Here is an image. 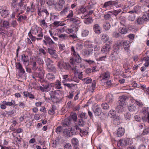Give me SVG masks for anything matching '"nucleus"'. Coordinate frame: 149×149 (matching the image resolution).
Masks as SVG:
<instances>
[{
	"instance_id": "obj_1",
	"label": "nucleus",
	"mask_w": 149,
	"mask_h": 149,
	"mask_svg": "<svg viewBox=\"0 0 149 149\" xmlns=\"http://www.w3.org/2000/svg\"><path fill=\"white\" fill-rule=\"evenodd\" d=\"M61 93L60 91L58 90L55 91H52L49 92L51 100L53 103H57L60 102L61 99L60 95Z\"/></svg>"
},
{
	"instance_id": "obj_2",
	"label": "nucleus",
	"mask_w": 149,
	"mask_h": 149,
	"mask_svg": "<svg viewBox=\"0 0 149 149\" xmlns=\"http://www.w3.org/2000/svg\"><path fill=\"white\" fill-rule=\"evenodd\" d=\"M9 13L6 6H0V13L2 17L4 18L8 17Z\"/></svg>"
},
{
	"instance_id": "obj_3",
	"label": "nucleus",
	"mask_w": 149,
	"mask_h": 149,
	"mask_svg": "<svg viewBox=\"0 0 149 149\" xmlns=\"http://www.w3.org/2000/svg\"><path fill=\"white\" fill-rule=\"evenodd\" d=\"M118 3V1L117 0L115 1H110L105 2L102 7L103 8H106L107 7L111 8L113 6H117Z\"/></svg>"
},
{
	"instance_id": "obj_4",
	"label": "nucleus",
	"mask_w": 149,
	"mask_h": 149,
	"mask_svg": "<svg viewBox=\"0 0 149 149\" xmlns=\"http://www.w3.org/2000/svg\"><path fill=\"white\" fill-rule=\"evenodd\" d=\"M64 0H59L57 3L55 4L54 8L57 11H60L61 10L65 3Z\"/></svg>"
},
{
	"instance_id": "obj_5",
	"label": "nucleus",
	"mask_w": 149,
	"mask_h": 149,
	"mask_svg": "<svg viewBox=\"0 0 149 149\" xmlns=\"http://www.w3.org/2000/svg\"><path fill=\"white\" fill-rule=\"evenodd\" d=\"M120 146H126L128 145H131L133 143V141L132 139L130 138H127L125 139L122 140L121 141L120 140L119 141Z\"/></svg>"
},
{
	"instance_id": "obj_6",
	"label": "nucleus",
	"mask_w": 149,
	"mask_h": 149,
	"mask_svg": "<svg viewBox=\"0 0 149 149\" xmlns=\"http://www.w3.org/2000/svg\"><path fill=\"white\" fill-rule=\"evenodd\" d=\"M81 61L80 56H72L71 57L70 62L72 65L76 63H80Z\"/></svg>"
},
{
	"instance_id": "obj_7",
	"label": "nucleus",
	"mask_w": 149,
	"mask_h": 149,
	"mask_svg": "<svg viewBox=\"0 0 149 149\" xmlns=\"http://www.w3.org/2000/svg\"><path fill=\"white\" fill-rule=\"evenodd\" d=\"M57 65L59 68L61 69L64 68L65 70H68L70 67V66L69 63L64 62L61 63L58 62V63Z\"/></svg>"
},
{
	"instance_id": "obj_8",
	"label": "nucleus",
	"mask_w": 149,
	"mask_h": 149,
	"mask_svg": "<svg viewBox=\"0 0 149 149\" xmlns=\"http://www.w3.org/2000/svg\"><path fill=\"white\" fill-rule=\"evenodd\" d=\"M50 85L49 84H42V86H40L39 88L42 92L48 91L51 88Z\"/></svg>"
},
{
	"instance_id": "obj_9",
	"label": "nucleus",
	"mask_w": 149,
	"mask_h": 149,
	"mask_svg": "<svg viewBox=\"0 0 149 149\" xmlns=\"http://www.w3.org/2000/svg\"><path fill=\"white\" fill-rule=\"evenodd\" d=\"M16 68L19 70L20 73H19V75L21 77L22 74H24L25 73L24 70L23 68L22 65L20 63H16Z\"/></svg>"
},
{
	"instance_id": "obj_10",
	"label": "nucleus",
	"mask_w": 149,
	"mask_h": 149,
	"mask_svg": "<svg viewBox=\"0 0 149 149\" xmlns=\"http://www.w3.org/2000/svg\"><path fill=\"white\" fill-rule=\"evenodd\" d=\"M21 0L20 2L18 4L17 8L16 9L17 12H18L20 10H24L26 9V5L23 3V1Z\"/></svg>"
},
{
	"instance_id": "obj_11",
	"label": "nucleus",
	"mask_w": 149,
	"mask_h": 149,
	"mask_svg": "<svg viewBox=\"0 0 149 149\" xmlns=\"http://www.w3.org/2000/svg\"><path fill=\"white\" fill-rule=\"evenodd\" d=\"M70 131L72 135H76L80 131V128L77 126H73L71 128Z\"/></svg>"
},
{
	"instance_id": "obj_12",
	"label": "nucleus",
	"mask_w": 149,
	"mask_h": 149,
	"mask_svg": "<svg viewBox=\"0 0 149 149\" xmlns=\"http://www.w3.org/2000/svg\"><path fill=\"white\" fill-rule=\"evenodd\" d=\"M38 72H35L33 73V75L36 77L40 78V79H42L44 76V73L42 71L41 69L40 70H38Z\"/></svg>"
},
{
	"instance_id": "obj_13",
	"label": "nucleus",
	"mask_w": 149,
	"mask_h": 149,
	"mask_svg": "<svg viewBox=\"0 0 149 149\" xmlns=\"http://www.w3.org/2000/svg\"><path fill=\"white\" fill-rule=\"evenodd\" d=\"M125 50L127 49L130 46V43L128 41H121L120 42Z\"/></svg>"
},
{
	"instance_id": "obj_14",
	"label": "nucleus",
	"mask_w": 149,
	"mask_h": 149,
	"mask_svg": "<svg viewBox=\"0 0 149 149\" xmlns=\"http://www.w3.org/2000/svg\"><path fill=\"white\" fill-rule=\"evenodd\" d=\"M128 99L127 97L124 95L119 97V98L118 102L119 104L124 105L125 103L126 100Z\"/></svg>"
},
{
	"instance_id": "obj_15",
	"label": "nucleus",
	"mask_w": 149,
	"mask_h": 149,
	"mask_svg": "<svg viewBox=\"0 0 149 149\" xmlns=\"http://www.w3.org/2000/svg\"><path fill=\"white\" fill-rule=\"evenodd\" d=\"M101 39L102 40H104L105 42H108L109 44H111V41H109V37L106 34H102L101 35Z\"/></svg>"
},
{
	"instance_id": "obj_16",
	"label": "nucleus",
	"mask_w": 149,
	"mask_h": 149,
	"mask_svg": "<svg viewBox=\"0 0 149 149\" xmlns=\"http://www.w3.org/2000/svg\"><path fill=\"white\" fill-rule=\"evenodd\" d=\"M71 124V121L68 118L64 120L63 122V125L64 127H69Z\"/></svg>"
},
{
	"instance_id": "obj_17",
	"label": "nucleus",
	"mask_w": 149,
	"mask_h": 149,
	"mask_svg": "<svg viewBox=\"0 0 149 149\" xmlns=\"http://www.w3.org/2000/svg\"><path fill=\"white\" fill-rule=\"evenodd\" d=\"M110 77L109 73L108 72H106L102 74L100 76V77L101 78L102 80H107L109 79Z\"/></svg>"
},
{
	"instance_id": "obj_18",
	"label": "nucleus",
	"mask_w": 149,
	"mask_h": 149,
	"mask_svg": "<svg viewBox=\"0 0 149 149\" xmlns=\"http://www.w3.org/2000/svg\"><path fill=\"white\" fill-rule=\"evenodd\" d=\"M125 130L124 128L122 127L118 128L117 132V135L118 137H121L124 134Z\"/></svg>"
},
{
	"instance_id": "obj_19",
	"label": "nucleus",
	"mask_w": 149,
	"mask_h": 149,
	"mask_svg": "<svg viewBox=\"0 0 149 149\" xmlns=\"http://www.w3.org/2000/svg\"><path fill=\"white\" fill-rule=\"evenodd\" d=\"M110 46L109 44H106L104 46L102 49V52L104 53L107 54L109 51L110 49Z\"/></svg>"
},
{
	"instance_id": "obj_20",
	"label": "nucleus",
	"mask_w": 149,
	"mask_h": 149,
	"mask_svg": "<svg viewBox=\"0 0 149 149\" xmlns=\"http://www.w3.org/2000/svg\"><path fill=\"white\" fill-rule=\"evenodd\" d=\"M93 30L95 33L99 34L101 32L100 26L97 24H95L93 26Z\"/></svg>"
},
{
	"instance_id": "obj_21",
	"label": "nucleus",
	"mask_w": 149,
	"mask_h": 149,
	"mask_svg": "<svg viewBox=\"0 0 149 149\" xmlns=\"http://www.w3.org/2000/svg\"><path fill=\"white\" fill-rule=\"evenodd\" d=\"M93 111L95 115L97 116H99L102 113L101 109L98 107H96Z\"/></svg>"
},
{
	"instance_id": "obj_22",
	"label": "nucleus",
	"mask_w": 149,
	"mask_h": 149,
	"mask_svg": "<svg viewBox=\"0 0 149 149\" xmlns=\"http://www.w3.org/2000/svg\"><path fill=\"white\" fill-rule=\"evenodd\" d=\"M128 109L129 111L131 112H137L138 111V109L134 104L128 106Z\"/></svg>"
},
{
	"instance_id": "obj_23",
	"label": "nucleus",
	"mask_w": 149,
	"mask_h": 149,
	"mask_svg": "<svg viewBox=\"0 0 149 149\" xmlns=\"http://www.w3.org/2000/svg\"><path fill=\"white\" fill-rule=\"evenodd\" d=\"M113 100V95L111 94H108L107 96L106 100L108 103H111Z\"/></svg>"
},
{
	"instance_id": "obj_24",
	"label": "nucleus",
	"mask_w": 149,
	"mask_h": 149,
	"mask_svg": "<svg viewBox=\"0 0 149 149\" xmlns=\"http://www.w3.org/2000/svg\"><path fill=\"white\" fill-rule=\"evenodd\" d=\"M123 105L119 104L116 107V109L118 112L121 113L125 111V108L123 107Z\"/></svg>"
},
{
	"instance_id": "obj_25",
	"label": "nucleus",
	"mask_w": 149,
	"mask_h": 149,
	"mask_svg": "<svg viewBox=\"0 0 149 149\" xmlns=\"http://www.w3.org/2000/svg\"><path fill=\"white\" fill-rule=\"evenodd\" d=\"M47 67L49 71L53 72L55 73H56V69L53 65L51 64L47 66Z\"/></svg>"
},
{
	"instance_id": "obj_26",
	"label": "nucleus",
	"mask_w": 149,
	"mask_h": 149,
	"mask_svg": "<svg viewBox=\"0 0 149 149\" xmlns=\"http://www.w3.org/2000/svg\"><path fill=\"white\" fill-rule=\"evenodd\" d=\"M61 82L59 80H57L54 83V86L57 89H62V87L61 86Z\"/></svg>"
},
{
	"instance_id": "obj_27",
	"label": "nucleus",
	"mask_w": 149,
	"mask_h": 149,
	"mask_svg": "<svg viewBox=\"0 0 149 149\" xmlns=\"http://www.w3.org/2000/svg\"><path fill=\"white\" fill-rule=\"evenodd\" d=\"M113 120V124L116 125H118L120 124V117L118 116H116Z\"/></svg>"
},
{
	"instance_id": "obj_28",
	"label": "nucleus",
	"mask_w": 149,
	"mask_h": 149,
	"mask_svg": "<svg viewBox=\"0 0 149 149\" xmlns=\"http://www.w3.org/2000/svg\"><path fill=\"white\" fill-rule=\"evenodd\" d=\"M140 7L138 6H134V9L128 12L129 13H134V14H137L139 12Z\"/></svg>"
},
{
	"instance_id": "obj_29",
	"label": "nucleus",
	"mask_w": 149,
	"mask_h": 149,
	"mask_svg": "<svg viewBox=\"0 0 149 149\" xmlns=\"http://www.w3.org/2000/svg\"><path fill=\"white\" fill-rule=\"evenodd\" d=\"M23 94L24 96L26 97H28L31 99L35 98L34 95L30 93L25 91L23 92Z\"/></svg>"
},
{
	"instance_id": "obj_30",
	"label": "nucleus",
	"mask_w": 149,
	"mask_h": 149,
	"mask_svg": "<svg viewBox=\"0 0 149 149\" xmlns=\"http://www.w3.org/2000/svg\"><path fill=\"white\" fill-rule=\"evenodd\" d=\"M69 7L70 5L69 4H67L65 6L63 10L60 12V14L62 15L65 14L68 11Z\"/></svg>"
},
{
	"instance_id": "obj_31",
	"label": "nucleus",
	"mask_w": 149,
	"mask_h": 149,
	"mask_svg": "<svg viewBox=\"0 0 149 149\" xmlns=\"http://www.w3.org/2000/svg\"><path fill=\"white\" fill-rule=\"evenodd\" d=\"M78 116L79 117H80L81 118V119H82L83 120L86 119L88 117V116L86 113L82 112H81L79 113L78 114Z\"/></svg>"
},
{
	"instance_id": "obj_32",
	"label": "nucleus",
	"mask_w": 149,
	"mask_h": 149,
	"mask_svg": "<svg viewBox=\"0 0 149 149\" xmlns=\"http://www.w3.org/2000/svg\"><path fill=\"white\" fill-rule=\"evenodd\" d=\"M68 118L71 121L72 120V119L74 122L76 121L77 119V114L75 113L71 114Z\"/></svg>"
},
{
	"instance_id": "obj_33",
	"label": "nucleus",
	"mask_w": 149,
	"mask_h": 149,
	"mask_svg": "<svg viewBox=\"0 0 149 149\" xmlns=\"http://www.w3.org/2000/svg\"><path fill=\"white\" fill-rule=\"evenodd\" d=\"M130 15H129L128 19V20L131 21H133L135 18V15L134 13H129Z\"/></svg>"
},
{
	"instance_id": "obj_34",
	"label": "nucleus",
	"mask_w": 149,
	"mask_h": 149,
	"mask_svg": "<svg viewBox=\"0 0 149 149\" xmlns=\"http://www.w3.org/2000/svg\"><path fill=\"white\" fill-rule=\"evenodd\" d=\"M143 60L144 61L145 63L144 65L145 67H148L149 65V56L144 57Z\"/></svg>"
},
{
	"instance_id": "obj_35",
	"label": "nucleus",
	"mask_w": 149,
	"mask_h": 149,
	"mask_svg": "<svg viewBox=\"0 0 149 149\" xmlns=\"http://www.w3.org/2000/svg\"><path fill=\"white\" fill-rule=\"evenodd\" d=\"M32 65L33 70L34 71L37 70L38 71V70H40V68H38L36 62H32Z\"/></svg>"
},
{
	"instance_id": "obj_36",
	"label": "nucleus",
	"mask_w": 149,
	"mask_h": 149,
	"mask_svg": "<svg viewBox=\"0 0 149 149\" xmlns=\"http://www.w3.org/2000/svg\"><path fill=\"white\" fill-rule=\"evenodd\" d=\"M103 27L105 30L107 31L110 28L111 25L109 22H106L104 24Z\"/></svg>"
},
{
	"instance_id": "obj_37",
	"label": "nucleus",
	"mask_w": 149,
	"mask_h": 149,
	"mask_svg": "<svg viewBox=\"0 0 149 149\" xmlns=\"http://www.w3.org/2000/svg\"><path fill=\"white\" fill-rule=\"evenodd\" d=\"M121 45V44L120 42H117V43H116L115 45L114 46V49L115 51H118L120 49Z\"/></svg>"
},
{
	"instance_id": "obj_38",
	"label": "nucleus",
	"mask_w": 149,
	"mask_h": 149,
	"mask_svg": "<svg viewBox=\"0 0 149 149\" xmlns=\"http://www.w3.org/2000/svg\"><path fill=\"white\" fill-rule=\"evenodd\" d=\"M141 17L144 22L149 20V15L148 13H146L144 14Z\"/></svg>"
},
{
	"instance_id": "obj_39",
	"label": "nucleus",
	"mask_w": 149,
	"mask_h": 149,
	"mask_svg": "<svg viewBox=\"0 0 149 149\" xmlns=\"http://www.w3.org/2000/svg\"><path fill=\"white\" fill-rule=\"evenodd\" d=\"M101 107L104 110H108L109 108V106L107 103H104L101 104Z\"/></svg>"
},
{
	"instance_id": "obj_40",
	"label": "nucleus",
	"mask_w": 149,
	"mask_h": 149,
	"mask_svg": "<svg viewBox=\"0 0 149 149\" xmlns=\"http://www.w3.org/2000/svg\"><path fill=\"white\" fill-rule=\"evenodd\" d=\"M71 142L74 146H78L79 145V141L76 138H73L71 139Z\"/></svg>"
},
{
	"instance_id": "obj_41",
	"label": "nucleus",
	"mask_w": 149,
	"mask_h": 149,
	"mask_svg": "<svg viewBox=\"0 0 149 149\" xmlns=\"http://www.w3.org/2000/svg\"><path fill=\"white\" fill-rule=\"evenodd\" d=\"M119 20L120 21V23L123 25L126 26V20L124 18L121 17H119Z\"/></svg>"
},
{
	"instance_id": "obj_42",
	"label": "nucleus",
	"mask_w": 149,
	"mask_h": 149,
	"mask_svg": "<svg viewBox=\"0 0 149 149\" xmlns=\"http://www.w3.org/2000/svg\"><path fill=\"white\" fill-rule=\"evenodd\" d=\"M121 10L119 9L114 10L112 11L109 12L111 13L112 14L116 16L119 13H120L121 12Z\"/></svg>"
},
{
	"instance_id": "obj_43",
	"label": "nucleus",
	"mask_w": 149,
	"mask_h": 149,
	"mask_svg": "<svg viewBox=\"0 0 149 149\" xmlns=\"http://www.w3.org/2000/svg\"><path fill=\"white\" fill-rule=\"evenodd\" d=\"M119 33L120 34H125L127 32V29L126 28H120L118 30Z\"/></svg>"
},
{
	"instance_id": "obj_44",
	"label": "nucleus",
	"mask_w": 149,
	"mask_h": 149,
	"mask_svg": "<svg viewBox=\"0 0 149 149\" xmlns=\"http://www.w3.org/2000/svg\"><path fill=\"white\" fill-rule=\"evenodd\" d=\"M108 115L111 117L114 118L116 116V112L113 110H110L109 112Z\"/></svg>"
},
{
	"instance_id": "obj_45",
	"label": "nucleus",
	"mask_w": 149,
	"mask_h": 149,
	"mask_svg": "<svg viewBox=\"0 0 149 149\" xmlns=\"http://www.w3.org/2000/svg\"><path fill=\"white\" fill-rule=\"evenodd\" d=\"M56 106L54 105H52V107L50 108V109H49L48 113H49L51 114L52 113H55V111L56 109Z\"/></svg>"
},
{
	"instance_id": "obj_46",
	"label": "nucleus",
	"mask_w": 149,
	"mask_h": 149,
	"mask_svg": "<svg viewBox=\"0 0 149 149\" xmlns=\"http://www.w3.org/2000/svg\"><path fill=\"white\" fill-rule=\"evenodd\" d=\"M136 21L139 25H141L143 24L144 21L141 17H139L136 20Z\"/></svg>"
},
{
	"instance_id": "obj_47",
	"label": "nucleus",
	"mask_w": 149,
	"mask_h": 149,
	"mask_svg": "<svg viewBox=\"0 0 149 149\" xmlns=\"http://www.w3.org/2000/svg\"><path fill=\"white\" fill-rule=\"evenodd\" d=\"M124 118L126 120H130L131 118V115L129 113H126L124 114Z\"/></svg>"
},
{
	"instance_id": "obj_48",
	"label": "nucleus",
	"mask_w": 149,
	"mask_h": 149,
	"mask_svg": "<svg viewBox=\"0 0 149 149\" xmlns=\"http://www.w3.org/2000/svg\"><path fill=\"white\" fill-rule=\"evenodd\" d=\"M143 121H147L149 123V114L147 115H145L142 118Z\"/></svg>"
},
{
	"instance_id": "obj_49",
	"label": "nucleus",
	"mask_w": 149,
	"mask_h": 149,
	"mask_svg": "<svg viewBox=\"0 0 149 149\" xmlns=\"http://www.w3.org/2000/svg\"><path fill=\"white\" fill-rule=\"evenodd\" d=\"M3 26L4 28L7 29L10 27L9 23L8 21H4L3 23Z\"/></svg>"
},
{
	"instance_id": "obj_50",
	"label": "nucleus",
	"mask_w": 149,
	"mask_h": 149,
	"mask_svg": "<svg viewBox=\"0 0 149 149\" xmlns=\"http://www.w3.org/2000/svg\"><path fill=\"white\" fill-rule=\"evenodd\" d=\"M55 26H63L64 25L62 23V22L60 21H55L53 23Z\"/></svg>"
},
{
	"instance_id": "obj_51",
	"label": "nucleus",
	"mask_w": 149,
	"mask_h": 149,
	"mask_svg": "<svg viewBox=\"0 0 149 149\" xmlns=\"http://www.w3.org/2000/svg\"><path fill=\"white\" fill-rule=\"evenodd\" d=\"M78 123V125L80 127H84L85 125V122L82 119L79 120Z\"/></svg>"
},
{
	"instance_id": "obj_52",
	"label": "nucleus",
	"mask_w": 149,
	"mask_h": 149,
	"mask_svg": "<svg viewBox=\"0 0 149 149\" xmlns=\"http://www.w3.org/2000/svg\"><path fill=\"white\" fill-rule=\"evenodd\" d=\"M86 10V9L84 7H81L78 10V13L79 14H80L81 13H84Z\"/></svg>"
},
{
	"instance_id": "obj_53",
	"label": "nucleus",
	"mask_w": 149,
	"mask_h": 149,
	"mask_svg": "<svg viewBox=\"0 0 149 149\" xmlns=\"http://www.w3.org/2000/svg\"><path fill=\"white\" fill-rule=\"evenodd\" d=\"M71 53L74 56H79L77 52L75 51L74 48L73 46H72L71 48Z\"/></svg>"
},
{
	"instance_id": "obj_54",
	"label": "nucleus",
	"mask_w": 149,
	"mask_h": 149,
	"mask_svg": "<svg viewBox=\"0 0 149 149\" xmlns=\"http://www.w3.org/2000/svg\"><path fill=\"white\" fill-rule=\"evenodd\" d=\"M17 0H13L11 3V6L14 8H17L18 4H17Z\"/></svg>"
},
{
	"instance_id": "obj_55",
	"label": "nucleus",
	"mask_w": 149,
	"mask_h": 149,
	"mask_svg": "<svg viewBox=\"0 0 149 149\" xmlns=\"http://www.w3.org/2000/svg\"><path fill=\"white\" fill-rule=\"evenodd\" d=\"M63 129L62 127L60 126L57 127L56 130V132L58 134L62 132Z\"/></svg>"
},
{
	"instance_id": "obj_56",
	"label": "nucleus",
	"mask_w": 149,
	"mask_h": 149,
	"mask_svg": "<svg viewBox=\"0 0 149 149\" xmlns=\"http://www.w3.org/2000/svg\"><path fill=\"white\" fill-rule=\"evenodd\" d=\"M92 52V51L90 49H88V50H85L84 51V55H91Z\"/></svg>"
},
{
	"instance_id": "obj_57",
	"label": "nucleus",
	"mask_w": 149,
	"mask_h": 149,
	"mask_svg": "<svg viewBox=\"0 0 149 149\" xmlns=\"http://www.w3.org/2000/svg\"><path fill=\"white\" fill-rule=\"evenodd\" d=\"M96 83L95 81V80L93 81L92 82L91 85L92 90L91 91L92 93H93L94 90H95V87L96 86Z\"/></svg>"
},
{
	"instance_id": "obj_58",
	"label": "nucleus",
	"mask_w": 149,
	"mask_h": 149,
	"mask_svg": "<svg viewBox=\"0 0 149 149\" xmlns=\"http://www.w3.org/2000/svg\"><path fill=\"white\" fill-rule=\"evenodd\" d=\"M48 52L50 55H55L56 50L54 49L48 48Z\"/></svg>"
},
{
	"instance_id": "obj_59",
	"label": "nucleus",
	"mask_w": 149,
	"mask_h": 149,
	"mask_svg": "<svg viewBox=\"0 0 149 149\" xmlns=\"http://www.w3.org/2000/svg\"><path fill=\"white\" fill-rule=\"evenodd\" d=\"M142 111L143 114L145 115H147L149 114L148 112V107H145L143 108L142 109Z\"/></svg>"
},
{
	"instance_id": "obj_60",
	"label": "nucleus",
	"mask_w": 149,
	"mask_h": 149,
	"mask_svg": "<svg viewBox=\"0 0 149 149\" xmlns=\"http://www.w3.org/2000/svg\"><path fill=\"white\" fill-rule=\"evenodd\" d=\"M45 61L46 62V65H47V66L51 65V64L52 63V60L49 58H47L46 59H45Z\"/></svg>"
},
{
	"instance_id": "obj_61",
	"label": "nucleus",
	"mask_w": 149,
	"mask_h": 149,
	"mask_svg": "<svg viewBox=\"0 0 149 149\" xmlns=\"http://www.w3.org/2000/svg\"><path fill=\"white\" fill-rule=\"evenodd\" d=\"M64 149H72L71 145L69 143L65 144L64 146Z\"/></svg>"
},
{
	"instance_id": "obj_62",
	"label": "nucleus",
	"mask_w": 149,
	"mask_h": 149,
	"mask_svg": "<svg viewBox=\"0 0 149 149\" xmlns=\"http://www.w3.org/2000/svg\"><path fill=\"white\" fill-rule=\"evenodd\" d=\"M121 35L120 33L119 32H114L113 33V37L116 38H117L120 36Z\"/></svg>"
},
{
	"instance_id": "obj_63",
	"label": "nucleus",
	"mask_w": 149,
	"mask_h": 149,
	"mask_svg": "<svg viewBox=\"0 0 149 149\" xmlns=\"http://www.w3.org/2000/svg\"><path fill=\"white\" fill-rule=\"evenodd\" d=\"M96 3H92L91 4L90 6L88 8V9L89 10H95V4H96Z\"/></svg>"
},
{
	"instance_id": "obj_64",
	"label": "nucleus",
	"mask_w": 149,
	"mask_h": 149,
	"mask_svg": "<svg viewBox=\"0 0 149 149\" xmlns=\"http://www.w3.org/2000/svg\"><path fill=\"white\" fill-rule=\"evenodd\" d=\"M47 4L49 6H51L54 3V0H47Z\"/></svg>"
}]
</instances>
